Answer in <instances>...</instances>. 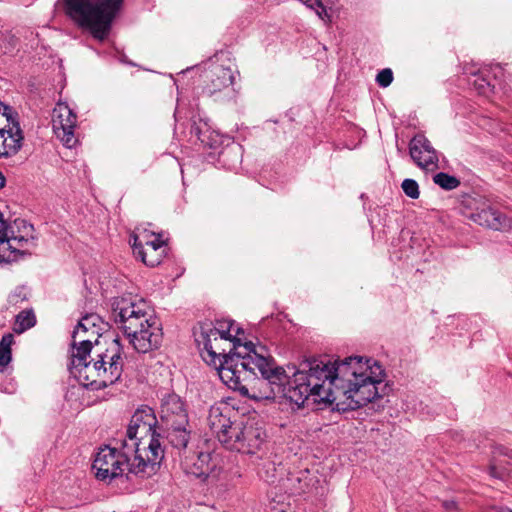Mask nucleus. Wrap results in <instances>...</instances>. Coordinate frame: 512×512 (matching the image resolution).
<instances>
[{
	"label": "nucleus",
	"instance_id": "f257e3e1",
	"mask_svg": "<svg viewBox=\"0 0 512 512\" xmlns=\"http://www.w3.org/2000/svg\"><path fill=\"white\" fill-rule=\"evenodd\" d=\"M362 357H348L341 361L311 358L302 361L288 375L279 366L266 346L258 343V401L271 400L282 395L301 407L312 398L314 403L331 405L332 410L346 412L367 405L382 397L387 388L383 384V370Z\"/></svg>",
	"mask_w": 512,
	"mask_h": 512
},
{
	"label": "nucleus",
	"instance_id": "f03ea898",
	"mask_svg": "<svg viewBox=\"0 0 512 512\" xmlns=\"http://www.w3.org/2000/svg\"><path fill=\"white\" fill-rule=\"evenodd\" d=\"M193 335L201 358L217 371L222 381L230 382L238 377V362L241 371L246 373V367L252 363V354H256L253 342H234L232 338L218 335L209 325H198Z\"/></svg>",
	"mask_w": 512,
	"mask_h": 512
},
{
	"label": "nucleus",
	"instance_id": "7ed1b4c3",
	"mask_svg": "<svg viewBox=\"0 0 512 512\" xmlns=\"http://www.w3.org/2000/svg\"><path fill=\"white\" fill-rule=\"evenodd\" d=\"M112 314L117 327L137 352L148 353L161 346V323L144 299H115Z\"/></svg>",
	"mask_w": 512,
	"mask_h": 512
},
{
	"label": "nucleus",
	"instance_id": "20e7f679",
	"mask_svg": "<svg viewBox=\"0 0 512 512\" xmlns=\"http://www.w3.org/2000/svg\"><path fill=\"white\" fill-rule=\"evenodd\" d=\"M151 456L145 458L142 451H131L127 440H123L121 448L105 446L100 448L93 462V469L97 479L111 481L122 476L125 471L140 478H148L154 475L158 469L163 450L160 442L151 440L148 446Z\"/></svg>",
	"mask_w": 512,
	"mask_h": 512
},
{
	"label": "nucleus",
	"instance_id": "39448f33",
	"mask_svg": "<svg viewBox=\"0 0 512 512\" xmlns=\"http://www.w3.org/2000/svg\"><path fill=\"white\" fill-rule=\"evenodd\" d=\"M124 0H62L65 14L80 28L99 40L110 34Z\"/></svg>",
	"mask_w": 512,
	"mask_h": 512
},
{
	"label": "nucleus",
	"instance_id": "423d86ee",
	"mask_svg": "<svg viewBox=\"0 0 512 512\" xmlns=\"http://www.w3.org/2000/svg\"><path fill=\"white\" fill-rule=\"evenodd\" d=\"M237 411L243 417H247L246 421L241 422L242 428L232 426L231 414L233 411L224 403L211 406L207 417L208 425L211 432L226 449L250 453L246 441L255 437V423L252 416L254 411L251 412L245 404L239 406Z\"/></svg>",
	"mask_w": 512,
	"mask_h": 512
},
{
	"label": "nucleus",
	"instance_id": "0eeeda50",
	"mask_svg": "<svg viewBox=\"0 0 512 512\" xmlns=\"http://www.w3.org/2000/svg\"><path fill=\"white\" fill-rule=\"evenodd\" d=\"M122 371V347L119 339H114L110 347L105 352L97 354L93 360L83 364L78 358L76 370H72L71 374L81 385L100 390L119 380Z\"/></svg>",
	"mask_w": 512,
	"mask_h": 512
},
{
	"label": "nucleus",
	"instance_id": "6e6552de",
	"mask_svg": "<svg viewBox=\"0 0 512 512\" xmlns=\"http://www.w3.org/2000/svg\"><path fill=\"white\" fill-rule=\"evenodd\" d=\"M156 417L152 409H138L132 416L130 424L126 431V438L131 451H142V455L147 458L151 456L148 446L151 440L155 438Z\"/></svg>",
	"mask_w": 512,
	"mask_h": 512
},
{
	"label": "nucleus",
	"instance_id": "1a4fd4ad",
	"mask_svg": "<svg viewBox=\"0 0 512 512\" xmlns=\"http://www.w3.org/2000/svg\"><path fill=\"white\" fill-rule=\"evenodd\" d=\"M182 465L187 474L208 484H216L226 478L224 461L217 452H200L195 456H185Z\"/></svg>",
	"mask_w": 512,
	"mask_h": 512
},
{
	"label": "nucleus",
	"instance_id": "9d476101",
	"mask_svg": "<svg viewBox=\"0 0 512 512\" xmlns=\"http://www.w3.org/2000/svg\"><path fill=\"white\" fill-rule=\"evenodd\" d=\"M218 61L219 57L216 56V60H212L209 63V67L205 75L207 83L204 89L210 96L222 91H227L228 93L233 92V88L231 86L234 82L236 73L234 65L229 59L222 61V63H218Z\"/></svg>",
	"mask_w": 512,
	"mask_h": 512
},
{
	"label": "nucleus",
	"instance_id": "9b49d317",
	"mask_svg": "<svg viewBox=\"0 0 512 512\" xmlns=\"http://www.w3.org/2000/svg\"><path fill=\"white\" fill-rule=\"evenodd\" d=\"M76 124L77 115L72 109L66 103H57L52 113V127L56 137L67 148H72L77 142L74 133Z\"/></svg>",
	"mask_w": 512,
	"mask_h": 512
},
{
	"label": "nucleus",
	"instance_id": "f8f14e48",
	"mask_svg": "<svg viewBox=\"0 0 512 512\" xmlns=\"http://www.w3.org/2000/svg\"><path fill=\"white\" fill-rule=\"evenodd\" d=\"M132 248L134 254L141 259V261L150 267L157 266L161 263L165 254V245L158 237L153 236V239H147L145 231L143 233L133 235Z\"/></svg>",
	"mask_w": 512,
	"mask_h": 512
},
{
	"label": "nucleus",
	"instance_id": "ddd939ff",
	"mask_svg": "<svg viewBox=\"0 0 512 512\" xmlns=\"http://www.w3.org/2000/svg\"><path fill=\"white\" fill-rule=\"evenodd\" d=\"M409 154L421 169L432 171L438 167L437 152L424 135H416L410 140Z\"/></svg>",
	"mask_w": 512,
	"mask_h": 512
},
{
	"label": "nucleus",
	"instance_id": "4468645a",
	"mask_svg": "<svg viewBox=\"0 0 512 512\" xmlns=\"http://www.w3.org/2000/svg\"><path fill=\"white\" fill-rule=\"evenodd\" d=\"M161 421L164 426L188 425L184 402L176 394H168L161 404Z\"/></svg>",
	"mask_w": 512,
	"mask_h": 512
},
{
	"label": "nucleus",
	"instance_id": "2eb2a0df",
	"mask_svg": "<svg viewBox=\"0 0 512 512\" xmlns=\"http://www.w3.org/2000/svg\"><path fill=\"white\" fill-rule=\"evenodd\" d=\"M471 220L480 226L493 230H506L511 228L512 221L502 212L486 207L471 214Z\"/></svg>",
	"mask_w": 512,
	"mask_h": 512
},
{
	"label": "nucleus",
	"instance_id": "dca6fc26",
	"mask_svg": "<svg viewBox=\"0 0 512 512\" xmlns=\"http://www.w3.org/2000/svg\"><path fill=\"white\" fill-rule=\"evenodd\" d=\"M23 136L18 124L8 130L0 129V157L16 154L21 147Z\"/></svg>",
	"mask_w": 512,
	"mask_h": 512
},
{
	"label": "nucleus",
	"instance_id": "f3484780",
	"mask_svg": "<svg viewBox=\"0 0 512 512\" xmlns=\"http://www.w3.org/2000/svg\"><path fill=\"white\" fill-rule=\"evenodd\" d=\"M199 325H209L214 332H218V335L226 338H232L234 342L244 343L246 338L244 336V330L238 326L234 320L221 319L217 320L215 324L211 322L200 323Z\"/></svg>",
	"mask_w": 512,
	"mask_h": 512
},
{
	"label": "nucleus",
	"instance_id": "a211bd4d",
	"mask_svg": "<svg viewBox=\"0 0 512 512\" xmlns=\"http://www.w3.org/2000/svg\"><path fill=\"white\" fill-rule=\"evenodd\" d=\"M255 355L256 354H252V363L249 364L248 367H246V369H245V370H247L246 373L241 371V365H240V362H238L237 366H236V370L239 371V375H237L238 377L235 380H232L230 382L223 381V383H225L226 385H228L229 387H231V388H233L235 390H238L242 395L246 396L247 399L251 400V401H256V397L255 396H252V397L249 396L248 388L245 385H242L241 381L253 380L254 379L255 368H256Z\"/></svg>",
	"mask_w": 512,
	"mask_h": 512
},
{
	"label": "nucleus",
	"instance_id": "6ab92c4d",
	"mask_svg": "<svg viewBox=\"0 0 512 512\" xmlns=\"http://www.w3.org/2000/svg\"><path fill=\"white\" fill-rule=\"evenodd\" d=\"M187 425L165 426L167 439L177 449H185L190 439V432Z\"/></svg>",
	"mask_w": 512,
	"mask_h": 512
},
{
	"label": "nucleus",
	"instance_id": "aec40b11",
	"mask_svg": "<svg viewBox=\"0 0 512 512\" xmlns=\"http://www.w3.org/2000/svg\"><path fill=\"white\" fill-rule=\"evenodd\" d=\"M194 133L202 144L210 148H216L221 144L220 135L215 131H210L209 126L206 122L199 123L193 128Z\"/></svg>",
	"mask_w": 512,
	"mask_h": 512
},
{
	"label": "nucleus",
	"instance_id": "412c9836",
	"mask_svg": "<svg viewBox=\"0 0 512 512\" xmlns=\"http://www.w3.org/2000/svg\"><path fill=\"white\" fill-rule=\"evenodd\" d=\"M91 349H92V343L89 339H80L79 346L76 345V340L75 341L73 340V352H72L70 372H72V370H76V360L78 358H79V360H81V363H83V364L88 361Z\"/></svg>",
	"mask_w": 512,
	"mask_h": 512
},
{
	"label": "nucleus",
	"instance_id": "4be33fe9",
	"mask_svg": "<svg viewBox=\"0 0 512 512\" xmlns=\"http://www.w3.org/2000/svg\"><path fill=\"white\" fill-rule=\"evenodd\" d=\"M35 323H36V318H35L33 311H31V310L21 311L16 316L14 331L17 333H22L25 330L33 327L35 325Z\"/></svg>",
	"mask_w": 512,
	"mask_h": 512
},
{
	"label": "nucleus",
	"instance_id": "5701e85b",
	"mask_svg": "<svg viewBox=\"0 0 512 512\" xmlns=\"http://www.w3.org/2000/svg\"><path fill=\"white\" fill-rule=\"evenodd\" d=\"M13 343L14 336L11 333L5 334L0 340V366L5 367L10 363Z\"/></svg>",
	"mask_w": 512,
	"mask_h": 512
},
{
	"label": "nucleus",
	"instance_id": "b1692460",
	"mask_svg": "<svg viewBox=\"0 0 512 512\" xmlns=\"http://www.w3.org/2000/svg\"><path fill=\"white\" fill-rule=\"evenodd\" d=\"M433 180L437 185L445 190H453L460 185V181L456 177L444 172L437 173Z\"/></svg>",
	"mask_w": 512,
	"mask_h": 512
},
{
	"label": "nucleus",
	"instance_id": "393cba45",
	"mask_svg": "<svg viewBox=\"0 0 512 512\" xmlns=\"http://www.w3.org/2000/svg\"><path fill=\"white\" fill-rule=\"evenodd\" d=\"M97 319L98 317L96 315H89L82 318L73 331L72 338L74 340L77 339L81 332H87L90 326H95V320Z\"/></svg>",
	"mask_w": 512,
	"mask_h": 512
},
{
	"label": "nucleus",
	"instance_id": "a878e982",
	"mask_svg": "<svg viewBox=\"0 0 512 512\" xmlns=\"http://www.w3.org/2000/svg\"><path fill=\"white\" fill-rule=\"evenodd\" d=\"M403 192L412 199H417L420 195L419 185L413 179H405L401 185Z\"/></svg>",
	"mask_w": 512,
	"mask_h": 512
},
{
	"label": "nucleus",
	"instance_id": "bb28decb",
	"mask_svg": "<svg viewBox=\"0 0 512 512\" xmlns=\"http://www.w3.org/2000/svg\"><path fill=\"white\" fill-rule=\"evenodd\" d=\"M305 5H307L309 8L314 9L317 13V15L321 19H325V17H328L327 10L325 8V5L323 3L324 0H300Z\"/></svg>",
	"mask_w": 512,
	"mask_h": 512
},
{
	"label": "nucleus",
	"instance_id": "cd10ccee",
	"mask_svg": "<svg viewBox=\"0 0 512 512\" xmlns=\"http://www.w3.org/2000/svg\"><path fill=\"white\" fill-rule=\"evenodd\" d=\"M393 81V72L390 68L382 69L376 76V82L381 87H388Z\"/></svg>",
	"mask_w": 512,
	"mask_h": 512
},
{
	"label": "nucleus",
	"instance_id": "c85d7f7f",
	"mask_svg": "<svg viewBox=\"0 0 512 512\" xmlns=\"http://www.w3.org/2000/svg\"><path fill=\"white\" fill-rule=\"evenodd\" d=\"M491 475L497 478L502 477V473L498 471L497 467L495 465H491L490 467Z\"/></svg>",
	"mask_w": 512,
	"mask_h": 512
},
{
	"label": "nucleus",
	"instance_id": "c756f323",
	"mask_svg": "<svg viewBox=\"0 0 512 512\" xmlns=\"http://www.w3.org/2000/svg\"><path fill=\"white\" fill-rule=\"evenodd\" d=\"M500 454L508 457L509 459H512V450L510 449L503 448L500 450Z\"/></svg>",
	"mask_w": 512,
	"mask_h": 512
},
{
	"label": "nucleus",
	"instance_id": "7c9ffc66",
	"mask_svg": "<svg viewBox=\"0 0 512 512\" xmlns=\"http://www.w3.org/2000/svg\"><path fill=\"white\" fill-rule=\"evenodd\" d=\"M489 512H512V510L508 509V508H493L491 509Z\"/></svg>",
	"mask_w": 512,
	"mask_h": 512
},
{
	"label": "nucleus",
	"instance_id": "2f4dec72",
	"mask_svg": "<svg viewBox=\"0 0 512 512\" xmlns=\"http://www.w3.org/2000/svg\"><path fill=\"white\" fill-rule=\"evenodd\" d=\"M5 181H6L5 177H4V175L2 174V172L0 171V189H1L2 187H4V185H5Z\"/></svg>",
	"mask_w": 512,
	"mask_h": 512
},
{
	"label": "nucleus",
	"instance_id": "473e14b6",
	"mask_svg": "<svg viewBox=\"0 0 512 512\" xmlns=\"http://www.w3.org/2000/svg\"><path fill=\"white\" fill-rule=\"evenodd\" d=\"M108 366H109V365H104V366L101 368V370H102V369H105V372H108Z\"/></svg>",
	"mask_w": 512,
	"mask_h": 512
}]
</instances>
